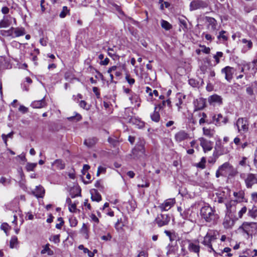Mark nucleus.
<instances>
[{
    "label": "nucleus",
    "instance_id": "nucleus-1",
    "mask_svg": "<svg viewBox=\"0 0 257 257\" xmlns=\"http://www.w3.org/2000/svg\"><path fill=\"white\" fill-rule=\"evenodd\" d=\"M237 232L246 238H252L257 232V222L244 221L238 228Z\"/></svg>",
    "mask_w": 257,
    "mask_h": 257
},
{
    "label": "nucleus",
    "instance_id": "nucleus-2",
    "mask_svg": "<svg viewBox=\"0 0 257 257\" xmlns=\"http://www.w3.org/2000/svg\"><path fill=\"white\" fill-rule=\"evenodd\" d=\"M200 214L206 222L211 224L216 223L219 218L216 210L209 206L202 207L200 210Z\"/></svg>",
    "mask_w": 257,
    "mask_h": 257
},
{
    "label": "nucleus",
    "instance_id": "nucleus-3",
    "mask_svg": "<svg viewBox=\"0 0 257 257\" xmlns=\"http://www.w3.org/2000/svg\"><path fill=\"white\" fill-rule=\"evenodd\" d=\"M236 171L231 165L228 162H225L219 167L216 172L215 176L216 178H219L220 176H233L236 175Z\"/></svg>",
    "mask_w": 257,
    "mask_h": 257
},
{
    "label": "nucleus",
    "instance_id": "nucleus-4",
    "mask_svg": "<svg viewBox=\"0 0 257 257\" xmlns=\"http://www.w3.org/2000/svg\"><path fill=\"white\" fill-rule=\"evenodd\" d=\"M217 232L213 230H209L204 237L203 240L202 242V244L208 248V251L211 252L214 251L212 247V243L216 239Z\"/></svg>",
    "mask_w": 257,
    "mask_h": 257
},
{
    "label": "nucleus",
    "instance_id": "nucleus-5",
    "mask_svg": "<svg viewBox=\"0 0 257 257\" xmlns=\"http://www.w3.org/2000/svg\"><path fill=\"white\" fill-rule=\"evenodd\" d=\"M145 145V140L140 139L132 151L133 155L135 159H139L146 156Z\"/></svg>",
    "mask_w": 257,
    "mask_h": 257
},
{
    "label": "nucleus",
    "instance_id": "nucleus-6",
    "mask_svg": "<svg viewBox=\"0 0 257 257\" xmlns=\"http://www.w3.org/2000/svg\"><path fill=\"white\" fill-rule=\"evenodd\" d=\"M237 220V218L231 212L226 213L222 224L224 228L231 229Z\"/></svg>",
    "mask_w": 257,
    "mask_h": 257
},
{
    "label": "nucleus",
    "instance_id": "nucleus-7",
    "mask_svg": "<svg viewBox=\"0 0 257 257\" xmlns=\"http://www.w3.org/2000/svg\"><path fill=\"white\" fill-rule=\"evenodd\" d=\"M185 242L188 244V249L191 252L197 253L199 255L200 246L198 239H187Z\"/></svg>",
    "mask_w": 257,
    "mask_h": 257
},
{
    "label": "nucleus",
    "instance_id": "nucleus-8",
    "mask_svg": "<svg viewBox=\"0 0 257 257\" xmlns=\"http://www.w3.org/2000/svg\"><path fill=\"white\" fill-rule=\"evenodd\" d=\"M238 132L240 134L246 133L248 131L249 123L246 118H239L236 123Z\"/></svg>",
    "mask_w": 257,
    "mask_h": 257
},
{
    "label": "nucleus",
    "instance_id": "nucleus-9",
    "mask_svg": "<svg viewBox=\"0 0 257 257\" xmlns=\"http://www.w3.org/2000/svg\"><path fill=\"white\" fill-rule=\"evenodd\" d=\"M245 174H241L240 177L244 179L245 186L247 188H251L254 184H257V177L256 175L252 173H248L244 177Z\"/></svg>",
    "mask_w": 257,
    "mask_h": 257
},
{
    "label": "nucleus",
    "instance_id": "nucleus-10",
    "mask_svg": "<svg viewBox=\"0 0 257 257\" xmlns=\"http://www.w3.org/2000/svg\"><path fill=\"white\" fill-rule=\"evenodd\" d=\"M208 6V3L202 0H193L190 4V10L191 11L198 9H204Z\"/></svg>",
    "mask_w": 257,
    "mask_h": 257
},
{
    "label": "nucleus",
    "instance_id": "nucleus-11",
    "mask_svg": "<svg viewBox=\"0 0 257 257\" xmlns=\"http://www.w3.org/2000/svg\"><path fill=\"white\" fill-rule=\"evenodd\" d=\"M205 20L207 23V28L212 34L214 35L217 34L218 31L217 27L218 24L217 21L213 18L206 17Z\"/></svg>",
    "mask_w": 257,
    "mask_h": 257
},
{
    "label": "nucleus",
    "instance_id": "nucleus-12",
    "mask_svg": "<svg viewBox=\"0 0 257 257\" xmlns=\"http://www.w3.org/2000/svg\"><path fill=\"white\" fill-rule=\"evenodd\" d=\"M170 220V217L167 214H160L155 219L158 226L162 227L167 225Z\"/></svg>",
    "mask_w": 257,
    "mask_h": 257
},
{
    "label": "nucleus",
    "instance_id": "nucleus-13",
    "mask_svg": "<svg viewBox=\"0 0 257 257\" xmlns=\"http://www.w3.org/2000/svg\"><path fill=\"white\" fill-rule=\"evenodd\" d=\"M221 72L222 74H225V78L227 81H230L232 79L234 73L233 67L226 66L221 69Z\"/></svg>",
    "mask_w": 257,
    "mask_h": 257
},
{
    "label": "nucleus",
    "instance_id": "nucleus-14",
    "mask_svg": "<svg viewBox=\"0 0 257 257\" xmlns=\"http://www.w3.org/2000/svg\"><path fill=\"white\" fill-rule=\"evenodd\" d=\"M174 199H168L159 206V208L162 211L169 210L175 204Z\"/></svg>",
    "mask_w": 257,
    "mask_h": 257
},
{
    "label": "nucleus",
    "instance_id": "nucleus-15",
    "mask_svg": "<svg viewBox=\"0 0 257 257\" xmlns=\"http://www.w3.org/2000/svg\"><path fill=\"white\" fill-rule=\"evenodd\" d=\"M200 146L202 147L204 152L211 151L212 149L213 143L211 141H208L203 138H200L199 139Z\"/></svg>",
    "mask_w": 257,
    "mask_h": 257
},
{
    "label": "nucleus",
    "instance_id": "nucleus-16",
    "mask_svg": "<svg viewBox=\"0 0 257 257\" xmlns=\"http://www.w3.org/2000/svg\"><path fill=\"white\" fill-rule=\"evenodd\" d=\"M189 135L185 131L181 130L175 135V140L178 143H180L187 140Z\"/></svg>",
    "mask_w": 257,
    "mask_h": 257
},
{
    "label": "nucleus",
    "instance_id": "nucleus-17",
    "mask_svg": "<svg viewBox=\"0 0 257 257\" xmlns=\"http://www.w3.org/2000/svg\"><path fill=\"white\" fill-rule=\"evenodd\" d=\"M213 119L215 124L218 125L225 124L228 120L227 117H223L221 114H218L217 115H214Z\"/></svg>",
    "mask_w": 257,
    "mask_h": 257
},
{
    "label": "nucleus",
    "instance_id": "nucleus-18",
    "mask_svg": "<svg viewBox=\"0 0 257 257\" xmlns=\"http://www.w3.org/2000/svg\"><path fill=\"white\" fill-rule=\"evenodd\" d=\"M208 102L211 105H220L222 103V99L220 96L217 94H214L208 98Z\"/></svg>",
    "mask_w": 257,
    "mask_h": 257
},
{
    "label": "nucleus",
    "instance_id": "nucleus-19",
    "mask_svg": "<svg viewBox=\"0 0 257 257\" xmlns=\"http://www.w3.org/2000/svg\"><path fill=\"white\" fill-rule=\"evenodd\" d=\"M205 99L203 98H199L194 101L195 110H201L205 107Z\"/></svg>",
    "mask_w": 257,
    "mask_h": 257
},
{
    "label": "nucleus",
    "instance_id": "nucleus-20",
    "mask_svg": "<svg viewBox=\"0 0 257 257\" xmlns=\"http://www.w3.org/2000/svg\"><path fill=\"white\" fill-rule=\"evenodd\" d=\"M13 17L10 15L4 16L0 21V28H7L10 26Z\"/></svg>",
    "mask_w": 257,
    "mask_h": 257
},
{
    "label": "nucleus",
    "instance_id": "nucleus-21",
    "mask_svg": "<svg viewBox=\"0 0 257 257\" xmlns=\"http://www.w3.org/2000/svg\"><path fill=\"white\" fill-rule=\"evenodd\" d=\"M37 198H43L45 195V189L41 185L36 186L35 191L33 192Z\"/></svg>",
    "mask_w": 257,
    "mask_h": 257
},
{
    "label": "nucleus",
    "instance_id": "nucleus-22",
    "mask_svg": "<svg viewBox=\"0 0 257 257\" xmlns=\"http://www.w3.org/2000/svg\"><path fill=\"white\" fill-rule=\"evenodd\" d=\"M98 140L95 137L89 138L85 140L84 144L89 148L93 147L97 143Z\"/></svg>",
    "mask_w": 257,
    "mask_h": 257
},
{
    "label": "nucleus",
    "instance_id": "nucleus-23",
    "mask_svg": "<svg viewBox=\"0 0 257 257\" xmlns=\"http://www.w3.org/2000/svg\"><path fill=\"white\" fill-rule=\"evenodd\" d=\"M113 71H115V75L116 77H119L122 75V70L121 68L118 66H113L109 68L107 70V73H111Z\"/></svg>",
    "mask_w": 257,
    "mask_h": 257
},
{
    "label": "nucleus",
    "instance_id": "nucleus-24",
    "mask_svg": "<svg viewBox=\"0 0 257 257\" xmlns=\"http://www.w3.org/2000/svg\"><path fill=\"white\" fill-rule=\"evenodd\" d=\"M45 105H46V103H45L44 98H43L40 100L34 101L31 104V106L33 108H37L43 107L45 106Z\"/></svg>",
    "mask_w": 257,
    "mask_h": 257
},
{
    "label": "nucleus",
    "instance_id": "nucleus-25",
    "mask_svg": "<svg viewBox=\"0 0 257 257\" xmlns=\"http://www.w3.org/2000/svg\"><path fill=\"white\" fill-rule=\"evenodd\" d=\"M193 215H195L194 212H193L190 209L186 210L184 211L183 213H181V215L184 219L191 221L193 219Z\"/></svg>",
    "mask_w": 257,
    "mask_h": 257
},
{
    "label": "nucleus",
    "instance_id": "nucleus-26",
    "mask_svg": "<svg viewBox=\"0 0 257 257\" xmlns=\"http://www.w3.org/2000/svg\"><path fill=\"white\" fill-rule=\"evenodd\" d=\"M130 100L132 103H136L137 107H139L140 105V98L139 96L135 93H132L131 96L129 97Z\"/></svg>",
    "mask_w": 257,
    "mask_h": 257
},
{
    "label": "nucleus",
    "instance_id": "nucleus-27",
    "mask_svg": "<svg viewBox=\"0 0 257 257\" xmlns=\"http://www.w3.org/2000/svg\"><path fill=\"white\" fill-rule=\"evenodd\" d=\"M233 196L236 198L237 201L242 202L244 198V192L243 190L234 192Z\"/></svg>",
    "mask_w": 257,
    "mask_h": 257
},
{
    "label": "nucleus",
    "instance_id": "nucleus-28",
    "mask_svg": "<svg viewBox=\"0 0 257 257\" xmlns=\"http://www.w3.org/2000/svg\"><path fill=\"white\" fill-rule=\"evenodd\" d=\"M247 215L254 220H257V207H253L251 209H248Z\"/></svg>",
    "mask_w": 257,
    "mask_h": 257
},
{
    "label": "nucleus",
    "instance_id": "nucleus-29",
    "mask_svg": "<svg viewBox=\"0 0 257 257\" xmlns=\"http://www.w3.org/2000/svg\"><path fill=\"white\" fill-rule=\"evenodd\" d=\"M25 33V29L23 28H14V38L23 36Z\"/></svg>",
    "mask_w": 257,
    "mask_h": 257
},
{
    "label": "nucleus",
    "instance_id": "nucleus-30",
    "mask_svg": "<svg viewBox=\"0 0 257 257\" xmlns=\"http://www.w3.org/2000/svg\"><path fill=\"white\" fill-rule=\"evenodd\" d=\"M203 135L209 138L213 137L215 133L214 130L206 127L203 128Z\"/></svg>",
    "mask_w": 257,
    "mask_h": 257
},
{
    "label": "nucleus",
    "instance_id": "nucleus-31",
    "mask_svg": "<svg viewBox=\"0 0 257 257\" xmlns=\"http://www.w3.org/2000/svg\"><path fill=\"white\" fill-rule=\"evenodd\" d=\"M50 244L47 243L44 245L43 247V249L41 250V254L47 253L49 255H52L54 254V252L49 248Z\"/></svg>",
    "mask_w": 257,
    "mask_h": 257
},
{
    "label": "nucleus",
    "instance_id": "nucleus-32",
    "mask_svg": "<svg viewBox=\"0 0 257 257\" xmlns=\"http://www.w3.org/2000/svg\"><path fill=\"white\" fill-rule=\"evenodd\" d=\"M18 246V240L16 236H13L10 241V247L11 248H17Z\"/></svg>",
    "mask_w": 257,
    "mask_h": 257
},
{
    "label": "nucleus",
    "instance_id": "nucleus-33",
    "mask_svg": "<svg viewBox=\"0 0 257 257\" xmlns=\"http://www.w3.org/2000/svg\"><path fill=\"white\" fill-rule=\"evenodd\" d=\"M247 208L245 206H242L241 209L238 211L237 213V217H236L237 218V220L239 219H241L243 218V216L247 213Z\"/></svg>",
    "mask_w": 257,
    "mask_h": 257
},
{
    "label": "nucleus",
    "instance_id": "nucleus-34",
    "mask_svg": "<svg viewBox=\"0 0 257 257\" xmlns=\"http://www.w3.org/2000/svg\"><path fill=\"white\" fill-rule=\"evenodd\" d=\"M52 165L55 166L59 170H62L65 168V164L60 159L55 160Z\"/></svg>",
    "mask_w": 257,
    "mask_h": 257
},
{
    "label": "nucleus",
    "instance_id": "nucleus-35",
    "mask_svg": "<svg viewBox=\"0 0 257 257\" xmlns=\"http://www.w3.org/2000/svg\"><path fill=\"white\" fill-rule=\"evenodd\" d=\"M241 42L244 44V47L246 49V50H250L252 47V43L251 40H248L246 39H242L241 40Z\"/></svg>",
    "mask_w": 257,
    "mask_h": 257
},
{
    "label": "nucleus",
    "instance_id": "nucleus-36",
    "mask_svg": "<svg viewBox=\"0 0 257 257\" xmlns=\"http://www.w3.org/2000/svg\"><path fill=\"white\" fill-rule=\"evenodd\" d=\"M217 39L223 42L226 41L228 39V37L226 35V32L223 30L221 31L219 35L217 36Z\"/></svg>",
    "mask_w": 257,
    "mask_h": 257
},
{
    "label": "nucleus",
    "instance_id": "nucleus-37",
    "mask_svg": "<svg viewBox=\"0 0 257 257\" xmlns=\"http://www.w3.org/2000/svg\"><path fill=\"white\" fill-rule=\"evenodd\" d=\"M161 25L163 29L167 31L170 30L172 27V25L168 22L164 20L161 21Z\"/></svg>",
    "mask_w": 257,
    "mask_h": 257
},
{
    "label": "nucleus",
    "instance_id": "nucleus-38",
    "mask_svg": "<svg viewBox=\"0 0 257 257\" xmlns=\"http://www.w3.org/2000/svg\"><path fill=\"white\" fill-rule=\"evenodd\" d=\"M157 107H155V111L154 113L151 115V117L152 120L155 122H158L160 120V114L158 112L156 111Z\"/></svg>",
    "mask_w": 257,
    "mask_h": 257
},
{
    "label": "nucleus",
    "instance_id": "nucleus-39",
    "mask_svg": "<svg viewBox=\"0 0 257 257\" xmlns=\"http://www.w3.org/2000/svg\"><path fill=\"white\" fill-rule=\"evenodd\" d=\"M94 191H95V193L94 194L91 193V198L92 201H97V202H99L100 200H101V196L95 190Z\"/></svg>",
    "mask_w": 257,
    "mask_h": 257
},
{
    "label": "nucleus",
    "instance_id": "nucleus-40",
    "mask_svg": "<svg viewBox=\"0 0 257 257\" xmlns=\"http://www.w3.org/2000/svg\"><path fill=\"white\" fill-rule=\"evenodd\" d=\"M223 56V53L222 52H217L216 53L213 55V58L215 59L216 64L220 63V58Z\"/></svg>",
    "mask_w": 257,
    "mask_h": 257
},
{
    "label": "nucleus",
    "instance_id": "nucleus-41",
    "mask_svg": "<svg viewBox=\"0 0 257 257\" xmlns=\"http://www.w3.org/2000/svg\"><path fill=\"white\" fill-rule=\"evenodd\" d=\"M37 163H28L26 166V169L28 172L33 171L35 167L37 166Z\"/></svg>",
    "mask_w": 257,
    "mask_h": 257
},
{
    "label": "nucleus",
    "instance_id": "nucleus-42",
    "mask_svg": "<svg viewBox=\"0 0 257 257\" xmlns=\"http://www.w3.org/2000/svg\"><path fill=\"white\" fill-rule=\"evenodd\" d=\"M206 159L202 157L200 162L197 164L196 166L200 169H204L205 168Z\"/></svg>",
    "mask_w": 257,
    "mask_h": 257
},
{
    "label": "nucleus",
    "instance_id": "nucleus-43",
    "mask_svg": "<svg viewBox=\"0 0 257 257\" xmlns=\"http://www.w3.org/2000/svg\"><path fill=\"white\" fill-rule=\"evenodd\" d=\"M69 10L66 6L63 7L62 11L60 13L59 16L61 18H64L66 17V14L69 13Z\"/></svg>",
    "mask_w": 257,
    "mask_h": 257
},
{
    "label": "nucleus",
    "instance_id": "nucleus-44",
    "mask_svg": "<svg viewBox=\"0 0 257 257\" xmlns=\"http://www.w3.org/2000/svg\"><path fill=\"white\" fill-rule=\"evenodd\" d=\"M202 36L204 37L205 39L208 41L209 43H211L214 39V37H213L212 35L208 33H203L202 34Z\"/></svg>",
    "mask_w": 257,
    "mask_h": 257
},
{
    "label": "nucleus",
    "instance_id": "nucleus-45",
    "mask_svg": "<svg viewBox=\"0 0 257 257\" xmlns=\"http://www.w3.org/2000/svg\"><path fill=\"white\" fill-rule=\"evenodd\" d=\"M125 78L128 83L131 86L133 85L135 82V80L132 78L130 74H126Z\"/></svg>",
    "mask_w": 257,
    "mask_h": 257
},
{
    "label": "nucleus",
    "instance_id": "nucleus-46",
    "mask_svg": "<svg viewBox=\"0 0 257 257\" xmlns=\"http://www.w3.org/2000/svg\"><path fill=\"white\" fill-rule=\"evenodd\" d=\"M105 172L106 168L100 166L98 167L96 175L99 176L101 174H104Z\"/></svg>",
    "mask_w": 257,
    "mask_h": 257
},
{
    "label": "nucleus",
    "instance_id": "nucleus-47",
    "mask_svg": "<svg viewBox=\"0 0 257 257\" xmlns=\"http://www.w3.org/2000/svg\"><path fill=\"white\" fill-rule=\"evenodd\" d=\"M50 240L55 243H59L60 242V235H54L51 236Z\"/></svg>",
    "mask_w": 257,
    "mask_h": 257
},
{
    "label": "nucleus",
    "instance_id": "nucleus-48",
    "mask_svg": "<svg viewBox=\"0 0 257 257\" xmlns=\"http://www.w3.org/2000/svg\"><path fill=\"white\" fill-rule=\"evenodd\" d=\"M189 84L193 87L198 86L199 82L194 79H190L188 80Z\"/></svg>",
    "mask_w": 257,
    "mask_h": 257
},
{
    "label": "nucleus",
    "instance_id": "nucleus-49",
    "mask_svg": "<svg viewBox=\"0 0 257 257\" xmlns=\"http://www.w3.org/2000/svg\"><path fill=\"white\" fill-rule=\"evenodd\" d=\"M14 134V133L13 132H11V133H10L8 135H5V134H3L2 135V138L5 141L6 144H7V138H12Z\"/></svg>",
    "mask_w": 257,
    "mask_h": 257
},
{
    "label": "nucleus",
    "instance_id": "nucleus-50",
    "mask_svg": "<svg viewBox=\"0 0 257 257\" xmlns=\"http://www.w3.org/2000/svg\"><path fill=\"white\" fill-rule=\"evenodd\" d=\"M0 183L5 186H6L10 184V180L5 177H2L0 179Z\"/></svg>",
    "mask_w": 257,
    "mask_h": 257
},
{
    "label": "nucleus",
    "instance_id": "nucleus-51",
    "mask_svg": "<svg viewBox=\"0 0 257 257\" xmlns=\"http://www.w3.org/2000/svg\"><path fill=\"white\" fill-rule=\"evenodd\" d=\"M107 54L109 56L114 59V57L116 56V54L113 52V49L111 48H108L107 49Z\"/></svg>",
    "mask_w": 257,
    "mask_h": 257
},
{
    "label": "nucleus",
    "instance_id": "nucleus-52",
    "mask_svg": "<svg viewBox=\"0 0 257 257\" xmlns=\"http://www.w3.org/2000/svg\"><path fill=\"white\" fill-rule=\"evenodd\" d=\"M200 47L201 48V51L205 54H209L210 51V49L209 47H207L204 45H200Z\"/></svg>",
    "mask_w": 257,
    "mask_h": 257
},
{
    "label": "nucleus",
    "instance_id": "nucleus-53",
    "mask_svg": "<svg viewBox=\"0 0 257 257\" xmlns=\"http://www.w3.org/2000/svg\"><path fill=\"white\" fill-rule=\"evenodd\" d=\"M91 221L94 222V223L98 224L99 222V219L98 217L96 216V215L94 214H91L90 215Z\"/></svg>",
    "mask_w": 257,
    "mask_h": 257
},
{
    "label": "nucleus",
    "instance_id": "nucleus-54",
    "mask_svg": "<svg viewBox=\"0 0 257 257\" xmlns=\"http://www.w3.org/2000/svg\"><path fill=\"white\" fill-rule=\"evenodd\" d=\"M7 33L8 36H11L12 38H14V28L12 27L10 29L5 32Z\"/></svg>",
    "mask_w": 257,
    "mask_h": 257
},
{
    "label": "nucleus",
    "instance_id": "nucleus-55",
    "mask_svg": "<svg viewBox=\"0 0 257 257\" xmlns=\"http://www.w3.org/2000/svg\"><path fill=\"white\" fill-rule=\"evenodd\" d=\"M79 103V106L84 108V109H89V107L87 108V103L84 100H81L80 101L78 102Z\"/></svg>",
    "mask_w": 257,
    "mask_h": 257
},
{
    "label": "nucleus",
    "instance_id": "nucleus-56",
    "mask_svg": "<svg viewBox=\"0 0 257 257\" xmlns=\"http://www.w3.org/2000/svg\"><path fill=\"white\" fill-rule=\"evenodd\" d=\"M92 90L93 92L95 94L96 97L97 98H99L100 97V94L98 91V88L97 87H93Z\"/></svg>",
    "mask_w": 257,
    "mask_h": 257
},
{
    "label": "nucleus",
    "instance_id": "nucleus-57",
    "mask_svg": "<svg viewBox=\"0 0 257 257\" xmlns=\"http://www.w3.org/2000/svg\"><path fill=\"white\" fill-rule=\"evenodd\" d=\"M70 120H73V119L75 118L77 121H79L81 119L82 117L80 114L77 113L75 116H72L68 118Z\"/></svg>",
    "mask_w": 257,
    "mask_h": 257
},
{
    "label": "nucleus",
    "instance_id": "nucleus-58",
    "mask_svg": "<svg viewBox=\"0 0 257 257\" xmlns=\"http://www.w3.org/2000/svg\"><path fill=\"white\" fill-rule=\"evenodd\" d=\"M68 207L69 211L71 212H75L76 209V205L75 203H72L71 205H69Z\"/></svg>",
    "mask_w": 257,
    "mask_h": 257
},
{
    "label": "nucleus",
    "instance_id": "nucleus-59",
    "mask_svg": "<svg viewBox=\"0 0 257 257\" xmlns=\"http://www.w3.org/2000/svg\"><path fill=\"white\" fill-rule=\"evenodd\" d=\"M231 201L229 202H225V206H226V213H230L231 212V210H230V208H231Z\"/></svg>",
    "mask_w": 257,
    "mask_h": 257
},
{
    "label": "nucleus",
    "instance_id": "nucleus-60",
    "mask_svg": "<svg viewBox=\"0 0 257 257\" xmlns=\"http://www.w3.org/2000/svg\"><path fill=\"white\" fill-rule=\"evenodd\" d=\"M251 198L254 203H257V192H253L251 194Z\"/></svg>",
    "mask_w": 257,
    "mask_h": 257
},
{
    "label": "nucleus",
    "instance_id": "nucleus-61",
    "mask_svg": "<svg viewBox=\"0 0 257 257\" xmlns=\"http://www.w3.org/2000/svg\"><path fill=\"white\" fill-rule=\"evenodd\" d=\"M1 228L2 230H4L6 233H7L9 229V225L7 223H3L1 225Z\"/></svg>",
    "mask_w": 257,
    "mask_h": 257
},
{
    "label": "nucleus",
    "instance_id": "nucleus-62",
    "mask_svg": "<svg viewBox=\"0 0 257 257\" xmlns=\"http://www.w3.org/2000/svg\"><path fill=\"white\" fill-rule=\"evenodd\" d=\"M101 239L105 241L110 240L111 238V236L109 233H108L106 235H103L101 236Z\"/></svg>",
    "mask_w": 257,
    "mask_h": 257
},
{
    "label": "nucleus",
    "instance_id": "nucleus-63",
    "mask_svg": "<svg viewBox=\"0 0 257 257\" xmlns=\"http://www.w3.org/2000/svg\"><path fill=\"white\" fill-rule=\"evenodd\" d=\"M19 110L23 113L27 112L28 110V108L23 105H21L19 108Z\"/></svg>",
    "mask_w": 257,
    "mask_h": 257
},
{
    "label": "nucleus",
    "instance_id": "nucleus-64",
    "mask_svg": "<svg viewBox=\"0 0 257 257\" xmlns=\"http://www.w3.org/2000/svg\"><path fill=\"white\" fill-rule=\"evenodd\" d=\"M147 256L148 254L146 251H142L139 253L137 257H147Z\"/></svg>",
    "mask_w": 257,
    "mask_h": 257
}]
</instances>
